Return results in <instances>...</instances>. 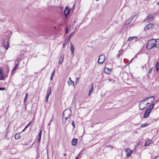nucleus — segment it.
Masks as SVG:
<instances>
[{
	"label": "nucleus",
	"mask_w": 159,
	"mask_h": 159,
	"mask_svg": "<svg viewBox=\"0 0 159 159\" xmlns=\"http://www.w3.org/2000/svg\"><path fill=\"white\" fill-rule=\"evenodd\" d=\"M154 100L155 97L154 96L149 97L143 99L139 102V109L144 110L151 104Z\"/></svg>",
	"instance_id": "f257e3e1"
},
{
	"label": "nucleus",
	"mask_w": 159,
	"mask_h": 159,
	"mask_svg": "<svg viewBox=\"0 0 159 159\" xmlns=\"http://www.w3.org/2000/svg\"><path fill=\"white\" fill-rule=\"evenodd\" d=\"M156 40L152 39L148 41L147 43V48L148 49H151L153 47H156Z\"/></svg>",
	"instance_id": "f03ea898"
},
{
	"label": "nucleus",
	"mask_w": 159,
	"mask_h": 159,
	"mask_svg": "<svg viewBox=\"0 0 159 159\" xmlns=\"http://www.w3.org/2000/svg\"><path fill=\"white\" fill-rule=\"evenodd\" d=\"M154 105L155 104L154 103H153L146 110L143 116L144 118H146L148 116L151 110L153 109Z\"/></svg>",
	"instance_id": "7ed1b4c3"
},
{
	"label": "nucleus",
	"mask_w": 159,
	"mask_h": 159,
	"mask_svg": "<svg viewBox=\"0 0 159 159\" xmlns=\"http://www.w3.org/2000/svg\"><path fill=\"white\" fill-rule=\"evenodd\" d=\"M71 113V110L70 109H66L63 112V118H68L70 116Z\"/></svg>",
	"instance_id": "20e7f679"
},
{
	"label": "nucleus",
	"mask_w": 159,
	"mask_h": 159,
	"mask_svg": "<svg viewBox=\"0 0 159 159\" xmlns=\"http://www.w3.org/2000/svg\"><path fill=\"white\" fill-rule=\"evenodd\" d=\"M105 60V56L104 55L102 54L100 55L98 60V63L99 64L102 63Z\"/></svg>",
	"instance_id": "39448f33"
},
{
	"label": "nucleus",
	"mask_w": 159,
	"mask_h": 159,
	"mask_svg": "<svg viewBox=\"0 0 159 159\" xmlns=\"http://www.w3.org/2000/svg\"><path fill=\"white\" fill-rule=\"evenodd\" d=\"M154 27V25L152 24V23H149L148 24L146 25L145 27L144 28V29L145 30H152V28Z\"/></svg>",
	"instance_id": "423d86ee"
},
{
	"label": "nucleus",
	"mask_w": 159,
	"mask_h": 159,
	"mask_svg": "<svg viewBox=\"0 0 159 159\" xmlns=\"http://www.w3.org/2000/svg\"><path fill=\"white\" fill-rule=\"evenodd\" d=\"M138 38L136 36L131 37L129 38L127 42H130L132 41L133 42H136L138 40Z\"/></svg>",
	"instance_id": "0eeeda50"
},
{
	"label": "nucleus",
	"mask_w": 159,
	"mask_h": 159,
	"mask_svg": "<svg viewBox=\"0 0 159 159\" xmlns=\"http://www.w3.org/2000/svg\"><path fill=\"white\" fill-rule=\"evenodd\" d=\"M125 150L126 156L127 157H130L133 152V150L131 151L129 148H126Z\"/></svg>",
	"instance_id": "6e6552de"
},
{
	"label": "nucleus",
	"mask_w": 159,
	"mask_h": 159,
	"mask_svg": "<svg viewBox=\"0 0 159 159\" xmlns=\"http://www.w3.org/2000/svg\"><path fill=\"white\" fill-rule=\"evenodd\" d=\"M153 18V16L152 15H149L145 19L144 21L146 22H148L151 21L152 20Z\"/></svg>",
	"instance_id": "1a4fd4ad"
},
{
	"label": "nucleus",
	"mask_w": 159,
	"mask_h": 159,
	"mask_svg": "<svg viewBox=\"0 0 159 159\" xmlns=\"http://www.w3.org/2000/svg\"><path fill=\"white\" fill-rule=\"evenodd\" d=\"M5 78V76L4 75L3 69L0 68V80H2L4 79Z\"/></svg>",
	"instance_id": "9d476101"
},
{
	"label": "nucleus",
	"mask_w": 159,
	"mask_h": 159,
	"mask_svg": "<svg viewBox=\"0 0 159 159\" xmlns=\"http://www.w3.org/2000/svg\"><path fill=\"white\" fill-rule=\"evenodd\" d=\"M70 50L71 52V55L74 56V52L75 51V48L72 43H71L70 44Z\"/></svg>",
	"instance_id": "9b49d317"
},
{
	"label": "nucleus",
	"mask_w": 159,
	"mask_h": 159,
	"mask_svg": "<svg viewBox=\"0 0 159 159\" xmlns=\"http://www.w3.org/2000/svg\"><path fill=\"white\" fill-rule=\"evenodd\" d=\"M70 11V10L67 7H66L64 11V14L66 17L68 16Z\"/></svg>",
	"instance_id": "f8f14e48"
},
{
	"label": "nucleus",
	"mask_w": 159,
	"mask_h": 159,
	"mask_svg": "<svg viewBox=\"0 0 159 159\" xmlns=\"http://www.w3.org/2000/svg\"><path fill=\"white\" fill-rule=\"evenodd\" d=\"M111 69L107 68H105L104 70V72L107 74H109L111 73Z\"/></svg>",
	"instance_id": "ddd939ff"
},
{
	"label": "nucleus",
	"mask_w": 159,
	"mask_h": 159,
	"mask_svg": "<svg viewBox=\"0 0 159 159\" xmlns=\"http://www.w3.org/2000/svg\"><path fill=\"white\" fill-rule=\"evenodd\" d=\"M64 59V57L63 55L62 54L60 56V57L59 59V61H58V63L59 64H61L63 61Z\"/></svg>",
	"instance_id": "4468645a"
},
{
	"label": "nucleus",
	"mask_w": 159,
	"mask_h": 159,
	"mask_svg": "<svg viewBox=\"0 0 159 159\" xmlns=\"http://www.w3.org/2000/svg\"><path fill=\"white\" fill-rule=\"evenodd\" d=\"M135 16H131L130 17H129L126 21L125 24H129L131 22V21L133 19V18Z\"/></svg>",
	"instance_id": "2eb2a0df"
},
{
	"label": "nucleus",
	"mask_w": 159,
	"mask_h": 159,
	"mask_svg": "<svg viewBox=\"0 0 159 159\" xmlns=\"http://www.w3.org/2000/svg\"><path fill=\"white\" fill-rule=\"evenodd\" d=\"M152 140H149L147 141L144 144L145 146H148L149 145L151 144L152 143Z\"/></svg>",
	"instance_id": "dca6fc26"
},
{
	"label": "nucleus",
	"mask_w": 159,
	"mask_h": 159,
	"mask_svg": "<svg viewBox=\"0 0 159 159\" xmlns=\"http://www.w3.org/2000/svg\"><path fill=\"white\" fill-rule=\"evenodd\" d=\"M77 142V139H76L74 138L73 139L72 141V144L74 146H75L76 145Z\"/></svg>",
	"instance_id": "f3484780"
},
{
	"label": "nucleus",
	"mask_w": 159,
	"mask_h": 159,
	"mask_svg": "<svg viewBox=\"0 0 159 159\" xmlns=\"http://www.w3.org/2000/svg\"><path fill=\"white\" fill-rule=\"evenodd\" d=\"M42 130H41L40 132L39 133V134L38 136V141L39 142L40 141L41 137V135L42 134Z\"/></svg>",
	"instance_id": "a211bd4d"
},
{
	"label": "nucleus",
	"mask_w": 159,
	"mask_h": 159,
	"mask_svg": "<svg viewBox=\"0 0 159 159\" xmlns=\"http://www.w3.org/2000/svg\"><path fill=\"white\" fill-rule=\"evenodd\" d=\"M18 65L17 64H16L15 65V67L13 68L11 71V73L12 74H14V73L13 72L16 70L17 68L18 67Z\"/></svg>",
	"instance_id": "6ab92c4d"
},
{
	"label": "nucleus",
	"mask_w": 159,
	"mask_h": 159,
	"mask_svg": "<svg viewBox=\"0 0 159 159\" xmlns=\"http://www.w3.org/2000/svg\"><path fill=\"white\" fill-rule=\"evenodd\" d=\"M74 26V25H72L70 26V30H69L68 29H66V33H68L69 32H70L71 30L73 28Z\"/></svg>",
	"instance_id": "aec40b11"
},
{
	"label": "nucleus",
	"mask_w": 159,
	"mask_h": 159,
	"mask_svg": "<svg viewBox=\"0 0 159 159\" xmlns=\"http://www.w3.org/2000/svg\"><path fill=\"white\" fill-rule=\"evenodd\" d=\"M156 72L157 73L159 72V62H157L156 64Z\"/></svg>",
	"instance_id": "412c9836"
},
{
	"label": "nucleus",
	"mask_w": 159,
	"mask_h": 159,
	"mask_svg": "<svg viewBox=\"0 0 159 159\" xmlns=\"http://www.w3.org/2000/svg\"><path fill=\"white\" fill-rule=\"evenodd\" d=\"M20 137V134L19 133L16 134L15 135V138L16 140L19 139Z\"/></svg>",
	"instance_id": "4be33fe9"
},
{
	"label": "nucleus",
	"mask_w": 159,
	"mask_h": 159,
	"mask_svg": "<svg viewBox=\"0 0 159 159\" xmlns=\"http://www.w3.org/2000/svg\"><path fill=\"white\" fill-rule=\"evenodd\" d=\"M156 47L159 48V39H157L156 40Z\"/></svg>",
	"instance_id": "5701e85b"
},
{
	"label": "nucleus",
	"mask_w": 159,
	"mask_h": 159,
	"mask_svg": "<svg viewBox=\"0 0 159 159\" xmlns=\"http://www.w3.org/2000/svg\"><path fill=\"white\" fill-rule=\"evenodd\" d=\"M67 82L69 85L70 84H71L73 85V86H74V81L71 80H70V81H68Z\"/></svg>",
	"instance_id": "b1692460"
},
{
	"label": "nucleus",
	"mask_w": 159,
	"mask_h": 159,
	"mask_svg": "<svg viewBox=\"0 0 159 159\" xmlns=\"http://www.w3.org/2000/svg\"><path fill=\"white\" fill-rule=\"evenodd\" d=\"M149 125V123H146L143 124H142L140 126L141 127H143L147 126Z\"/></svg>",
	"instance_id": "393cba45"
},
{
	"label": "nucleus",
	"mask_w": 159,
	"mask_h": 159,
	"mask_svg": "<svg viewBox=\"0 0 159 159\" xmlns=\"http://www.w3.org/2000/svg\"><path fill=\"white\" fill-rule=\"evenodd\" d=\"M93 84H92L91 85V89L89 90V93L88 95L89 96L90 95L91 93L92 92H93Z\"/></svg>",
	"instance_id": "a878e982"
},
{
	"label": "nucleus",
	"mask_w": 159,
	"mask_h": 159,
	"mask_svg": "<svg viewBox=\"0 0 159 159\" xmlns=\"http://www.w3.org/2000/svg\"><path fill=\"white\" fill-rule=\"evenodd\" d=\"M51 91V88L50 87L48 88L47 93L50 94Z\"/></svg>",
	"instance_id": "bb28decb"
},
{
	"label": "nucleus",
	"mask_w": 159,
	"mask_h": 159,
	"mask_svg": "<svg viewBox=\"0 0 159 159\" xmlns=\"http://www.w3.org/2000/svg\"><path fill=\"white\" fill-rule=\"evenodd\" d=\"M67 118H63L62 119V123L63 124H65L66 123V120Z\"/></svg>",
	"instance_id": "cd10ccee"
},
{
	"label": "nucleus",
	"mask_w": 159,
	"mask_h": 159,
	"mask_svg": "<svg viewBox=\"0 0 159 159\" xmlns=\"http://www.w3.org/2000/svg\"><path fill=\"white\" fill-rule=\"evenodd\" d=\"M50 94L47 93L46 96V101L47 102H48V98H49V97Z\"/></svg>",
	"instance_id": "c85d7f7f"
},
{
	"label": "nucleus",
	"mask_w": 159,
	"mask_h": 159,
	"mask_svg": "<svg viewBox=\"0 0 159 159\" xmlns=\"http://www.w3.org/2000/svg\"><path fill=\"white\" fill-rule=\"evenodd\" d=\"M9 47L8 43H7V44L4 46V47L6 50H7Z\"/></svg>",
	"instance_id": "c756f323"
},
{
	"label": "nucleus",
	"mask_w": 159,
	"mask_h": 159,
	"mask_svg": "<svg viewBox=\"0 0 159 159\" xmlns=\"http://www.w3.org/2000/svg\"><path fill=\"white\" fill-rule=\"evenodd\" d=\"M55 70H54L53 71V72H52L51 74V76L53 77L54 75V73H55Z\"/></svg>",
	"instance_id": "7c9ffc66"
},
{
	"label": "nucleus",
	"mask_w": 159,
	"mask_h": 159,
	"mask_svg": "<svg viewBox=\"0 0 159 159\" xmlns=\"http://www.w3.org/2000/svg\"><path fill=\"white\" fill-rule=\"evenodd\" d=\"M152 68H151L149 69V71H148V74H150L152 72Z\"/></svg>",
	"instance_id": "2f4dec72"
},
{
	"label": "nucleus",
	"mask_w": 159,
	"mask_h": 159,
	"mask_svg": "<svg viewBox=\"0 0 159 159\" xmlns=\"http://www.w3.org/2000/svg\"><path fill=\"white\" fill-rule=\"evenodd\" d=\"M67 42H66L63 45V46H62V48H64L65 47V46L66 45V44L67 43Z\"/></svg>",
	"instance_id": "473e14b6"
},
{
	"label": "nucleus",
	"mask_w": 159,
	"mask_h": 159,
	"mask_svg": "<svg viewBox=\"0 0 159 159\" xmlns=\"http://www.w3.org/2000/svg\"><path fill=\"white\" fill-rule=\"evenodd\" d=\"M72 125L74 128L75 127V123L74 122V121H73L72 122Z\"/></svg>",
	"instance_id": "72a5a7b5"
},
{
	"label": "nucleus",
	"mask_w": 159,
	"mask_h": 159,
	"mask_svg": "<svg viewBox=\"0 0 159 159\" xmlns=\"http://www.w3.org/2000/svg\"><path fill=\"white\" fill-rule=\"evenodd\" d=\"M74 34V33H73V32H72L71 33H70V37L72 36H73V35Z\"/></svg>",
	"instance_id": "f704fd0d"
},
{
	"label": "nucleus",
	"mask_w": 159,
	"mask_h": 159,
	"mask_svg": "<svg viewBox=\"0 0 159 159\" xmlns=\"http://www.w3.org/2000/svg\"><path fill=\"white\" fill-rule=\"evenodd\" d=\"M79 77H78L76 78V83H77L78 82L79 80Z\"/></svg>",
	"instance_id": "c9c22d12"
},
{
	"label": "nucleus",
	"mask_w": 159,
	"mask_h": 159,
	"mask_svg": "<svg viewBox=\"0 0 159 159\" xmlns=\"http://www.w3.org/2000/svg\"><path fill=\"white\" fill-rule=\"evenodd\" d=\"M5 89L4 88H0V90H5Z\"/></svg>",
	"instance_id": "e433bc0d"
},
{
	"label": "nucleus",
	"mask_w": 159,
	"mask_h": 159,
	"mask_svg": "<svg viewBox=\"0 0 159 159\" xmlns=\"http://www.w3.org/2000/svg\"><path fill=\"white\" fill-rule=\"evenodd\" d=\"M155 159H159V156H157L155 158Z\"/></svg>",
	"instance_id": "4c0bfd02"
},
{
	"label": "nucleus",
	"mask_w": 159,
	"mask_h": 159,
	"mask_svg": "<svg viewBox=\"0 0 159 159\" xmlns=\"http://www.w3.org/2000/svg\"><path fill=\"white\" fill-rule=\"evenodd\" d=\"M27 96H28V94L27 93H26L25 94V98H27Z\"/></svg>",
	"instance_id": "58836bf2"
},
{
	"label": "nucleus",
	"mask_w": 159,
	"mask_h": 159,
	"mask_svg": "<svg viewBox=\"0 0 159 159\" xmlns=\"http://www.w3.org/2000/svg\"><path fill=\"white\" fill-rule=\"evenodd\" d=\"M28 125H27L25 127V129H26L28 127Z\"/></svg>",
	"instance_id": "ea45409f"
},
{
	"label": "nucleus",
	"mask_w": 159,
	"mask_h": 159,
	"mask_svg": "<svg viewBox=\"0 0 159 159\" xmlns=\"http://www.w3.org/2000/svg\"><path fill=\"white\" fill-rule=\"evenodd\" d=\"M50 80H52L53 79V77H52L51 76V77H50Z\"/></svg>",
	"instance_id": "a19ab883"
},
{
	"label": "nucleus",
	"mask_w": 159,
	"mask_h": 159,
	"mask_svg": "<svg viewBox=\"0 0 159 159\" xmlns=\"http://www.w3.org/2000/svg\"><path fill=\"white\" fill-rule=\"evenodd\" d=\"M122 52V51H121V50H120V51H119V53H121V52Z\"/></svg>",
	"instance_id": "79ce46f5"
},
{
	"label": "nucleus",
	"mask_w": 159,
	"mask_h": 159,
	"mask_svg": "<svg viewBox=\"0 0 159 159\" xmlns=\"http://www.w3.org/2000/svg\"><path fill=\"white\" fill-rule=\"evenodd\" d=\"M26 99V98H25L24 99V102H25V101Z\"/></svg>",
	"instance_id": "37998d69"
},
{
	"label": "nucleus",
	"mask_w": 159,
	"mask_h": 159,
	"mask_svg": "<svg viewBox=\"0 0 159 159\" xmlns=\"http://www.w3.org/2000/svg\"><path fill=\"white\" fill-rule=\"evenodd\" d=\"M31 123V122H30L27 125H28V126H29L30 125Z\"/></svg>",
	"instance_id": "c03bdc74"
},
{
	"label": "nucleus",
	"mask_w": 159,
	"mask_h": 159,
	"mask_svg": "<svg viewBox=\"0 0 159 159\" xmlns=\"http://www.w3.org/2000/svg\"><path fill=\"white\" fill-rule=\"evenodd\" d=\"M25 129H25V128L24 129H23V130H22V132L24 131L25 130Z\"/></svg>",
	"instance_id": "a18cd8bd"
},
{
	"label": "nucleus",
	"mask_w": 159,
	"mask_h": 159,
	"mask_svg": "<svg viewBox=\"0 0 159 159\" xmlns=\"http://www.w3.org/2000/svg\"><path fill=\"white\" fill-rule=\"evenodd\" d=\"M157 5H159V1L157 2Z\"/></svg>",
	"instance_id": "49530a36"
},
{
	"label": "nucleus",
	"mask_w": 159,
	"mask_h": 159,
	"mask_svg": "<svg viewBox=\"0 0 159 159\" xmlns=\"http://www.w3.org/2000/svg\"><path fill=\"white\" fill-rule=\"evenodd\" d=\"M76 22V20H75L74 21V23H75Z\"/></svg>",
	"instance_id": "de8ad7c7"
},
{
	"label": "nucleus",
	"mask_w": 159,
	"mask_h": 159,
	"mask_svg": "<svg viewBox=\"0 0 159 159\" xmlns=\"http://www.w3.org/2000/svg\"><path fill=\"white\" fill-rule=\"evenodd\" d=\"M133 59H132L130 61L129 63L131 62L132 61Z\"/></svg>",
	"instance_id": "09e8293b"
},
{
	"label": "nucleus",
	"mask_w": 159,
	"mask_h": 159,
	"mask_svg": "<svg viewBox=\"0 0 159 159\" xmlns=\"http://www.w3.org/2000/svg\"><path fill=\"white\" fill-rule=\"evenodd\" d=\"M69 79L70 80H71L70 77H69Z\"/></svg>",
	"instance_id": "8fccbe9b"
},
{
	"label": "nucleus",
	"mask_w": 159,
	"mask_h": 159,
	"mask_svg": "<svg viewBox=\"0 0 159 159\" xmlns=\"http://www.w3.org/2000/svg\"><path fill=\"white\" fill-rule=\"evenodd\" d=\"M50 122H49V124H48V125H50Z\"/></svg>",
	"instance_id": "3c124183"
},
{
	"label": "nucleus",
	"mask_w": 159,
	"mask_h": 159,
	"mask_svg": "<svg viewBox=\"0 0 159 159\" xmlns=\"http://www.w3.org/2000/svg\"><path fill=\"white\" fill-rule=\"evenodd\" d=\"M52 119L50 121V123L51 122H52Z\"/></svg>",
	"instance_id": "603ef678"
},
{
	"label": "nucleus",
	"mask_w": 159,
	"mask_h": 159,
	"mask_svg": "<svg viewBox=\"0 0 159 159\" xmlns=\"http://www.w3.org/2000/svg\"><path fill=\"white\" fill-rule=\"evenodd\" d=\"M5 42H6V41H5ZM6 43H8V42H7V41H6Z\"/></svg>",
	"instance_id": "864d4df0"
},
{
	"label": "nucleus",
	"mask_w": 159,
	"mask_h": 159,
	"mask_svg": "<svg viewBox=\"0 0 159 159\" xmlns=\"http://www.w3.org/2000/svg\"><path fill=\"white\" fill-rule=\"evenodd\" d=\"M66 155L65 154H64V156H66Z\"/></svg>",
	"instance_id": "5fc2aeb1"
},
{
	"label": "nucleus",
	"mask_w": 159,
	"mask_h": 159,
	"mask_svg": "<svg viewBox=\"0 0 159 159\" xmlns=\"http://www.w3.org/2000/svg\"><path fill=\"white\" fill-rule=\"evenodd\" d=\"M75 159H78V157H76L75 158Z\"/></svg>",
	"instance_id": "6e6d98bb"
},
{
	"label": "nucleus",
	"mask_w": 159,
	"mask_h": 159,
	"mask_svg": "<svg viewBox=\"0 0 159 159\" xmlns=\"http://www.w3.org/2000/svg\"><path fill=\"white\" fill-rule=\"evenodd\" d=\"M96 1H98L99 0H96Z\"/></svg>",
	"instance_id": "4d7b16f0"
}]
</instances>
